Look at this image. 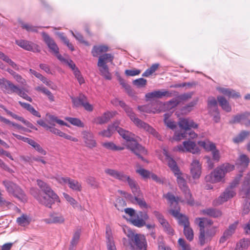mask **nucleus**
<instances>
[{
  "mask_svg": "<svg viewBox=\"0 0 250 250\" xmlns=\"http://www.w3.org/2000/svg\"><path fill=\"white\" fill-rule=\"evenodd\" d=\"M114 58V56L110 53H105L99 57L97 66L99 67L100 74L106 80H110L112 78L106 63L108 62L112 63Z\"/></svg>",
  "mask_w": 250,
  "mask_h": 250,
  "instance_id": "nucleus-4",
  "label": "nucleus"
},
{
  "mask_svg": "<svg viewBox=\"0 0 250 250\" xmlns=\"http://www.w3.org/2000/svg\"><path fill=\"white\" fill-rule=\"evenodd\" d=\"M125 232L126 233L129 240L140 250L142 249L146 250V242L145 237L143 235L139 234H134L131 230L129 229H124Z\"/></svg>",
  "mask_w": 250,
  "mask_h": 250,
  "instance_id": "nucleus-9",
  "label": "nucleus"
},
{
  "mask_svg": "<svg viewBox=\"0 0 250 250\" xmlns=\"http://www.w3.org/2000/svg\"><path fill=\"white\" fill-rule=\"evenodd\" d=\"M119 124L118 122H115L113 124L109 125L107 129L99 132V135L103 137L110 138L113 132L116 130L117 125H119Z\"/></svg>",
  "mask_w": 250,
  "mask_h": 250,
  "instance_id": "nucleus-28",
  "label": "nucleus"
},
{
  "mask_svg": "<svg viewBox=\"0 0 250 250\" xmlns=\"http://www.w3.org/2000/svg\"><path fill=\"white\" fill-rule=\"evenodd\" d=\"M84 142L86 146L89 148H93L96 146V142L94 139L93 133L89 131H84L83 132Z\"/></svg>",
  "mask_w": 250,
  "mask_h": 250,
  "instance_id": "nucleus-24",
  "label": "nucleus"
},
{
  "mask_svg": "<svg viewBox=\"0 0 250 250\" xmlns=\"http://www.w3.org/2000/svg\"><path fill=\"white\" fill-rule=\"evenodd\" d=\"M218 167L224 173V176H225L226 173L232 171L234 169L235 166L229 163H225L218 166Z\"/></svg>",
  "mask_w": 250,
  "mask_h": 250,
  "instance_id": "nucleus-47",
  "label": "nucleus"
},
{
  "mask_svg": "<svg viewBox=\"0 0 250 250\" xmlns=\"http://www.w3.org/2000/svg\"><path fill=\"white\" fill-rule=\"evenodd\" d=\"M42 35L45 44L49 49V51L52 54L58 53L59 50V47L55 42V41L51 38L47 33L44 32L42 33Z\"/></svg>",
  "mask_w": 250,
  "mask_h": 250,
  "instance_id": "nucleus-18",
  "label": "nucleus"
},
{
  "mask_svg": "<svg viewBox=\"0 0 250 250\" xmlns=\"http://www.w3.org/2000/svg\"><path fill=\"white\" fill-rule=\"evenodd\" d=\"M216 231V228H210V229H208L206 232L204 230V238H203L204 242V243L200 244L201 246H203L206 243L210 241L212 237L215 235Z\"/></svg>",
  "mask_w": 250,
  "mask_h": 250,
  "instance_id": "nucleus-36",
  "label": "nucleus"
},
{
  "mask_svg": "<svg viewBox=\"0 0 250 250\" xmlns=\"http://www.w3.org/2000/svg\"><path fill=\"white\" fill-rule=\"evenodd\" d=\"M108 47L106 45H94L91 51V54L94 57H97L103 53L106 52Z\"/></svg>",
  "mask_w": 250,
  "mask_h": 250,
  "instance_id": "nucleus-32",
  "label": "nucleus"
},
{
  "mask_svg": "<svg viewBox=\"0 0 250 250\" xmlns=\"http://www.w3.org/2000/svg\"><path fill=\"white\" fill-rule=\"evenodd\" d=\"M164 197L170 203L171 206H175L174 208H175L177 207H179L178 206L179 202H183V200H181L180 197H175L173 194H172L170 192H168L167 193L166 195H164Z\"/></svg>",
  "mask_w": 250,
  "mask_h": 250,
  "instance_id": "nucleus-35",
  "label": "nucleus"
},
{
  "mask_svg": "<svg viewBox=\"0 0 250 250\" xmlns=\"http://www.w3.org/2000/svg\"><path fill=\"white\" fill-rule=\"evenodd\" d=\"M102 146L104 148L111 150H121L124 149V147L117 146L112 142H105L102 144Z\"/></svg>",
  "mask_w": 250,
  "mask_h": 250,
  "instance_id": "nucleus-49",
  "label": "nucleus"
},
{
  "mask_svg": "<svg viewBox=\"0 0 250 250\" xmlns=\"http://www.w3.org/2000/svg\"><path fill=\"white\" fill-rule=\"evenodd\" d=\"M113 117V114L109 111H107L103 114L101 116L95 118L94 122L98 125H102L108 122L110 118Z\"/></svg>",
  "mask_w": 250,
  "mask_h": 250,
  "instance_id": "nucleus-29",
  "label": "nucleus"
},
{
  "mask_svg": "<svg viewBox=\"0 0 250 250\" xmlns=\"http://www.w3.org/2000/svg\"><path fill=\"white\" fill-rule=\"evenodd\" d=\"M241 194L243 195V198H250V171L245 177L241 190Z\"/></svg>",
  "mask_w": 250,
  "mask_h": 250,
  "instance_id": "nucleus-21",
  "label": "nucleus"
},
{
  "mask_svg": "<svg viewBox=\"0 0 250 250\" xmlns=\"http://www.w3.org/2000/svg\"><path fill=\"white\" fill-rule=\"evenodd\" d=\"M2 184L9 194H12L23 202L26 201V196L19 186L8 180L3 181Z\"/></svg>",
  "mask_w": 250,
  "mask_h": 250,
  "instance_id": "nucleus-7",
  "label": "nucleus"
},
{
  "mask_svg": "<svg viewBox=\"0 0 250 250\" xmlns=\"http://www.w3.org/2000/svg\"><path fill=\"white\" fill-rule=\"evenodd\" d=\"M16 43L21 48L33 52H40L41 51L39 46L32 42L24 40H16Z\"/></svg>",
  "mask_w": 250,
  "mask_h": 250,
  "instance_id": "nucleus-16",
  "label": "nucleus"
},
{
  "mask_svg": "<svg viewBox=\"0 0 250 250\" xmlns=\"http://www.w3.org/2000/svg\"><path fill=\"white\" fill-rule=\"evenodd\" d=\"M170 116V114L168 113L164 114V123L168 128L174 129L177 125L175 122L169 119Z\"/></svg>",
  "mask_w": 250,
  "mask_h": 250,
  "instance_id": "nucleus-46",
  "label": "nucleus"
},
{
  "mask_svg": "<svg viewBox=\"0 0 250 250\" xmlns=\"http://www.w3.org/2000/svg\"><path fill=\"white\" fill-rule=\"evenodd\" d=\"M208 108L209 111L216 110L218 109L217 102L214 97H209L208 100Z\"/></svg>",
  "mask_w": 250,
  "mask_h": 250,
  "instance_id": "nucleus-48",
  "label": "nucleus"
},
{
  "mask_svg": "<svg viewBox=\"0 0 250 250\" xmlns=\"http://www.w3.org/2000/svg\"><path fill=\"white\" fill-rule=\"evenodd\" d=\"M63 195L66 200L74 208L78 207V204L77 202L72 197L67 193H63Z\"/></svg>",
  "mask_w": 250,
  "mask_h": 250,
  "instance_id": "nucleus-57",
  "label": "nucleus"
},
{
  "mask_svg": "<svg viewBox=\"0 0 250 250\" xmlns=\"http://www.w3.org/2000/svg\"><path fill=\"white\" fill-rule=\"evenodd\" d=\"M55 179L58 183L63 185L66 184L68 185L71 178L68 177H62L58 175L55 177Z\"/></svg>",
  "mask_w": 250,
  "mask_h": 250,
  "instance_id": "nucleus-63",
  "label": "nucleus"
},
{
  "mask_svg": "<svg viewBox=\"0 0 250 250\" xmlns=\"http://www.w3.org/2000/svg\"><path fill=\"white\" fill-rule=\"evenodd\" d=\"M190 173L194 179H198L201 174V165L199 160H193L190 164Z\"/></svg>",
  "mask_w": 250,
  "mask_h": 250,
  "instance_id": "nucleus-20",
  "label": "nucleus"
},
{
  "mask_svg": "<svg viewBox=\"0 0 250 250\" xmlns=\"http://www.w3.org/2000/svg\"><path fill=\"white\" fill-rule=\"evenodd\" d=\"M105 173L111 177L122 182H127L134 195H136L141 191L136 181L126 175L123 171L115 169L107 168L105 170Z\"/></svg>",
  "mask_w": 250,
  "mask_h": 250,
  "instance_id": "nucleus-3",
  "label": "nucleus"
},
{
  "mask_svg": "<svg viewBox=\"0 0 250 250\" xmlns=\"http://www.w3.org/2000/svg\"><path fill=\"white\" fill-rule=\"evenodd\" d=\"M235 195L236 191L235 189H231L230 188L227 187L218 199L213 201V204L215 206L220 205L229 199L232 198Z\"/></svg>",
  "mask_w": 250,
  "mask_h": 250,
  "instance_id": "nucleus-15",
  "label": "nucleus"
},
{
  "mask_svg": "<svg viewBox=\"0 0 250 250\" xmlns=\"http://www.w3.org/2000/svg\"><path fill=\"white\" fill-rule=\"evenodd\" d=\"M242 177V173H240L238 174L234 179L230 183L228 187V188H230L231 189H235V188L238 185L240 179Z\"/></svg>",
  "mask_w": 250,
  "mask_h": 250,
  "instance_id": "nucleus-58",
  "label": "nucleus"
},
{
  "mask_svg": "<svg viewBox=\"0 0 250 250\" xmlns=\"http://www.w3.org/2000/svg\"><path fill=\"white\" fill-rule=\"evenodd\" d=\"M204 215H208L213 218H217L222 215V212L219 209L214 208H208L202 210Z\"/></svg>",
  "mask_w": 250,
  "mask_h": 250,
  "instance_id": "nucleus-34",
  "label": "nucleus"
},
{
  "mask_svg": "<svg viewBox=\"0 0 250 250\" xmlns=\"http://www.w3.org/2000/svg\"><path fill=\"white\" fill-rule=\"evenodd\" d=\"M159 66V63H154L153 64L151 67L147 69L142 74V76L143 77H149L151 75H152L154 72H155L157 69H158Z\"/></svg>",
  "mask_w": 250,
  "mask_h": 250,
  "instance_id": "nucleus-51",
  "label": "nucleus"
},
{
  "mask_svg": "<svg viewBox=\"0 0 250 250\" xmlns=\"http://www.w3.org/2000/svg\"><path fill=\"white\" fill-rule=\"evenodd\" d=\"M250 159L246 155L241 154L239 156L236 165L240 169L239 171L241 173H242L243 170L248 167Z\"/></svg>",
  "mask_w": 250,
  "mask_h": 250,
  "instance_id": "nucleus-25",
  "label": "nucleus"
},
{
  "mask_svg": "<svg viewBox=\"0 0 250 250\" xmlns=\"http://www.w3.org/2000/svg\"><path fill=\"white\" fill-rule=\"evenodd\" d=\"M195 223L200 227V233L199 235V242L200 244L204 243V230L207 228L205 222V218H196Z\"/></svg>",
  "mask_w": 250,
  "mask_h": 250,
  "instance_id": "nucleus-23",
  "label": "nucleus"
},
{
  "mask_svg": "<svg viewBox=\"0 0 250 250\" xmlns=\"http://www.w3.org/2000/svg\"><path fill=\"white\" fill-rule=\"evenodd\" d=\"M0 59L2 61L7 63L13 68L16 70H19V66L14 62L9 57L6 55L4 54L3 52L0 51Z\"/></svg>",
  "mask_w": 250,
  "mask_h": 250,
  "instance_id": "nucleus-38",
  "label": "nucleus"
},
{
  "mask_svg": "<svg viewBox=\"0 0 250 250\" xmlns=\"http://www.w3.org/2000/svg\"><path fill=\"white\" fill-rule=\"evenodd\" d=\"M182 173L180 171L177 174H175L174 175L176 177V181L179 187L185 195L187 203L189 205L193 206L194 204V199L187 186V182L185 179L182 176Z\"/></svg>",
  "mask_w": 250,
  "mask_h": 250,
  "instance_id": "nucleus-8",
  "label": "nucleus"
},
{
  "mask_svg": "<svg viewBox=\"0 0 250 250\" xmlns=\"http://www.w3.org/2000/svg\"><path fill=\"white\" fill-rule=\"evenodd\" d=\"M20 23L21 27L25 29L28 32H37L38 28H42V27L34 26L28 23H25L22 21H20Z\"/></svg>",
  "mask_w": 250,
  "mask_h": 250,
  "instance_id": "nucleus-50",
  "label": "nucleus"
},
{
  "mask_svg": "<svg viewBox=\"0 0 250 250\" xmlns=\"http://www.w3.org/2000/svg\"><path fill=\"white\" fill-rule=\"evenodd\" d=\"M151 104H146L144 105H139L138 106V109L141 111L150 113L151 112L154 113V111L151 108Z\"/></svg>",
  "mask_w": 250,
  "mask_h": 250,
  "instance_id": "nucleus-61",
  "label": "nucleus"
},
{
  "mask_svg": "<svg viewBox=\"0 0 250 250\" xmlns=\"http://www.w3.org/2000/svg\"><path fill=\"white\" fill-rule=\"evenodd\" d=\"M71 99L74 106L77 107L83 106L84 102L86 100V97L83 94H80L79 97H71Z\"/></svg>",
  "mask_w": 250,
  "mask_h": 250,
  "instance_id": "nucleus-39",
  "label": "nucleus"
},
{
  "mask_svg": "<svg viewBox=\"0 0 250 250\" xmlns=\"http://www.w3.org/2000/svg\"><path fill=\"white\" fill-rule=\"evenodd\" d=\"M14 119H16L17 120H19L22 123H23L26 126H27L28 127L34 129L36 130H37V128L35 127L30 122L25 120L23 117L19 116L17 115L15 117H14Z\"/></svg>",
  "mask_w": 250,
  "mask_h": 250,
  "instance_id": "nucleus-55",
  "label": "nucleus"
},
{
  "mask_svg": "<svg viewBox=\"0 0 250 250\" xmlns=\"http://www.w3.org/2000/svg\"><path fill=\"white\" fill-rule=\"evenodd\" d=\"M198 144L203 147L207 151H211L215 148V145L213 143L207 139L204 141H198Z\"/></svg>",
  "mask_w": 250,
  "mask_h": 250,
  "instance_id": "nucleus-37",
  "label": "nucleus"
},
{
  "mask_svg": "<svg viewBox=\"0 0 250 250\" xmlns=\"http://www.w3.org/2000/svg\"><path fill=\"white\" fill-rule=\"evenodd\" d=\"M165 154L166 157H167V164L168 167L170 168L174 175L177 174L178 172H180V170L178 167L176 162L172 158L169 157L166 153H165Z\"/></svg>",
  "mask_w": 250,
  "mask_h": 250,
  "instance_id": "nucleus-42",
  "label": "nucleus"
},
{
  "mask_svg": "<svg viewBox=\"0 0 250 250\" xmlns=\"http://www.w3.org/2000/svg\"><path fill=\"white\" fill-rule=\"evenodd\" d=\"M37 183L42 191L47 196H42L40 195L38 189L33 188H31V194L40 204L50 208L55 202H60L59 196L47 183L39 179L37 180Z\"/></svg>",
  "mask_w": 250,
  "mask_h": 250,
  "instance_id": "nucleus-1",
  "label": "nucleus"
},
{
  "mask_svg": "<svg viewBox=\"0 0 250 250\" xmlns=\"http://www.w3.org/2000/svg\"><path fill=\"white\" fill-rule=\"evenodd\" d=\"M196 104L195 101H192L187 105L183 106L181 109L182 111L185 113L189 112L192 110L193 107Z\"/></svg>",
  "mask_w": 250,
  "mask_h": 250,
  "instance_id": "nucleus-64",
  "label": "nucleus"
},
{
  "mask_svg": "<svg viewBox=\"0 0 250 250\" xmlns=\"http://www.w3.org/2000/svg\"><path fill=\"white\" fill-rule=\"evenodd\" d=\"M179 127L185 131L183 132H175L173 136L174 140L179 141L182 139L187 137V130H190L191 128H195L198 126L197 124L189 118H181L178 122Z\"/></svg>",
  "mask_w": 250,
  "mask_h": 250,
  "instance_id": "nucleus-6",
  "label": "nucleus"
},
{
  "mask_svg": "<svg viewBox=\"0 0 250 250\" xmlns=\"http://www.w3.org/2000/svg\"><path fill=\"white\" fill-rule=\"evenodd\" d=\"M35 90L37 91L42 92L46 95L50 102H54L55 101V98L53 94L44 86L42 85L37 86L35 88Z\"/></svg>",
  "mask_w": 250,
  "mask_h": 250,
  "instance_id": "nucleus-40",
  "label": "nucleus"
},
{
  "mask_svg": "<svg viewBox=\"0 0 250 250\" xmlns=\"http://www.w3.org/2000/svg\"><path fill=\"white\" fill-rule=\"evenodd\" d=\"M105 238L107 250H117L113 240L111 229L109 226H106V227Z\"/></svg>",
  "mask_w": 250,
  "mask_h": 250,
  "instance_id": "nucleus-22",
  "label": "nucleus"
},
{
  "mask_svg": "<svg viewBox=\"0 0 250 250\" xmlns=\"http://www.w3.org/2000/svg\"><path fill=\"white\" fill-rule=\"evenodd\" d=\"M17 222L18 224L21 226H25L30 223L28 217L25 214H23L18 217L17 219Z\"/></svg>",
  "mask_w": 250,
  "mask_h": 250,
  "instance_id": "nucleus-54",
  "label": "nucleus"
},
{
  "mask_svg": "<svg viewBox=\"0 0 250 250\" xmlns=\"http://www.w3.org/2000/svg\"><path fill=\"white\" fill-rule=\"evenodd\" d=\"M19 96L22 97L24 99L31 102L32 101V98L29 97L23 90L22 88H20L18 86V90H17L16 92Z\"/></svg>",
  "mask_w": 250,
  "mask_h": 250,
  "instance_id": "nucleus-60",
  "label": "nucleus"
},
{
  "mask_svg": "<svg viewBox=\"0 0 250 250\" xmlns=\"http://www.w3.org/2000/svg\"><path fill=\"white\" fill-rule=\"evenodd\" d=\"M224 178V173L217 167L209 174L206 176L205 180L207 183L214 184L221 182Z\"/></svg>",
  "mask_w": 250,
  "mask_h": 250,
  "instance_id": "nucleus-11",
  "label": "nucleus"
},
{
  "mask_svg": "<svg viewBox=\"0 0 250 250\" xmlns=\"http://www.w3.org/2000/svg\"><path fill=\"white\" fill-rule=\"evenodd\" d=\"M219 105L222 108L227 112H230L231 111V107L228 100L222 96H219L217 97Z\"/></svg>",
  "mask_w": 250,
  "mask_h": 250,
  "instance_id": "nucleus-33",
  "label": "nucleus"
},
{
  "mask_svg": "<svg viewBox=\"0 0 250 250\" xmlns=\"http://www.w3.org/2000/svg\"><path fill=\"white\" fill-rule=\"evenodd\" d=\"M250 115V113L246 112L244 113L238 114L233 117L229 121L230 124H236L240 123L242 121L246 120Z\"/></svg>",
  "mask_w": 250,
  "mask_h": 250,
  "instance_id": "nucleus-41",
  "label": "nucleus"
},
{
  "mask_svg": "<svg viewBox=\"0 0 250 250\" xmlns=\"http://www.w3.org/2000/svg\"><path fill=\"white\" fill-rule=\"evenodd\" d=\"M238 224V221H237L229 226V228L224 231L223 236L221 237L220 239V243H224L227 238H229L234 233Z\"/></svg>",
  "mask_w": 250,
  "mask_h": 250,
  "instance_id": "nucleus-27",
  "label": "nucleus"
},
{
  "mask_svg": "<svg viewBox=\"0 0 250 250\" xmlns=\"http://www.w3.org/2000/svg\"><path fill=\"white\" fill-rule=\"evenodd\" d=\"M173 150L179 152H189L192 154H197L200 151L196 143L189 140L183 142V145H179L175 146L173 148Z\"/></svg>",
  "mask_w": 250,
  "mask_h": 250,
  "instance_id": "nucleus-10",
  "label": "nucleus"
},
{
  "mask_svg": "<svg viewBox=\"0 0 250 250\" xmlns=\"http://www.w3.org/2000/svg\"><path fill=\"white\" fill-rule=\"evenodd\" d=\"M148 219V216L146 212L139 211L136 212L132 218H130L129 221L134 226L142 227L145 225L146 221Z\"/></svg>",
  "mask_w": 250,
  "mask_h": 250,
  "instance_id": "nucleus-13",
  "label": "nucleus"
},
{
  "mask_svg": "<svg viewBox=\"0 0 250 250\" xmlns=\"http://www.w3.org/2000/svg\"><path fill=\"white\" fill-rule=\"evenodd\" d=\"M59 37L63 42L69 48V49L71 50V51H73L75 50L72 44L69 42V41L65 36H64L63 33H59Z\"/></svg>",
  "mask_w": 250,
  "mask_h": 250,
  "instance_id": "nucleus-56",
  "label": "nucleus"
},
{
  "mask_svg": "<svg viewBox=\"0 0 250 250\" xmlns=\"http://www.w3.org/2000/svg\"><path fill=\"white\" fill-rule=\"evenodd\" d=\"M184 233L186 238L189 241H191L193 239V231L189 226L184 228Z\"/></svg>",
  "mask_w": 250,
  "mask_h": 250,
  "instance_id": "nucleus-52",
  "label": "nucleus"
},
{
  "mask_svg": "<svg viewBox=\"0 0 250 250\" xmlns=\"http://www.w3.org/2000/svg\"><path fill=\"white\" fill-rule=\"evenodd\" d=\"M116 131L124 139L128 142L126 146L127 148L129 149L142 160L145 161L141 155L146 154L147 151L144 147L135 140V134L119 127L118 125H117Z\"/></svg>",
  "mask_w": 250,
  "mask_h": 250,
  "instance_id": "nucleus-2",
  "label": "nucleus"
},
{
  "mask_svg": "<svg viewBox=\"0 0 250 250\" xmlns=\"http://www.w3.org/2000/svg\"><path fill=\"white\" fill-rule=\"evenodd\" d=\"M65 219L63 216L59 212H53L49 214L48 218L45 219L44 221L47 224H62Z\"/></svg>",
  "mask_w": 250,
  "mask_h": 250,
  "instance_id": "nucleus-19",
  "label": "nucleus"
},
{
  "mask_svg": "<svg viewBox=\"0 0 250 250\" xmlns=\"http://www.w3.org/2000/svg\"><path fill=\"white\" fill-rule=\"evenodd\" d=\"M125 111L130 118V120L134 123V124L139 128L144 129L149 133L152 134L154 136H157L158 133L156 131L148 124L142 121L137 117H136L135 114L133 112L131 108L128 105L124 109Z\"/></svg>",
  "mask_w": 250,
  "mask_h": 250,
  "instance_id": "nucleus-5",
  "label": "nucleus"
},
{
  "mask_svg": "<svg viewBox=\"0 0 250 250\" xmlns=\"http://www.w3.org/2000/svg\"><path fill=\"white\" fill-rule=\"evenodd\" d=\"M81 232L82 230L80 228H78L74 231L72 238L71 240L69 250H73L74 248L78 244L80 238Z\"/></svg>",
  "mask_w": 250,
  "mask_h": 250,
  "instance_id": "nucleus-31",
  "label": "nucleus"
},
{
  "mask_svg": "<svg viewBox=\"0 0 250 250\" xmlns=\"http://www.w3.org/2000/svg\"><path fill=\"white\" fill-rule=\"evenodd\" d=\"M29 71L31 74L34 75L36 77L40 79L43 83L45 84L46 85L50 86L51 85V82L48 80L44 76H43L40 73L32 69H30Z\"/></svg>",
  "mask_w": 250,
  "mask_h": 250,
  "instance_id": "nucleus-44",
  "label": "nucleus"
},
{
  "mask_svg": "<svg viewBox=\"0 0 250 250\" xmlns=\"http://www.w3.org/2000/svg\"><path fill=\"white\" fill-rule=\"evenodd\" d=\"M250 134V132L246 130H243L235 137L233 138V141L235 143H239L244 141Z\"/></svg>",
  "mask_w": 250,
  "mask_h": 250,
  "instance_id": "nucleus-43",
  "label": "nucleus"
},
{
  "mask_svg": "<svg viewBox=\"0 0 250 250\" xmlns=\"http://www.w3.org/2000/svg\"><path fill=\"white\" fill-rule=\"evenodd\" d=\"M146 80L142 78L137 79L133 81V84L138 87H142L145 86L146 84Z\"/></svg>",
  "mask_w": 250,
  "mask_h": 250,
  "instance_id": "nucleus-62",
  "label": "nucleus"
},
{
  "mask_svg": "<svg viewBox=\"0 0 250 250\" xmlns=\"http://www.w3.org/2000/svg\"><path fill=\"white\" fill-rule=\"evenodd\" d=\"M68 187L74 191H80L82 190V185L77 180L71 179L68 184Z\"/></svg>",
  "mask_w": 250,
  "mask_h": 250,
  "instance_id": "nucleus-45",
  "label": "nucleus"
},
{
  "mask_svg": "<svg viewBox=\"0 0 250 250\" xmlns=\"http://www.w3.org/2000/svg\"><path fill=\"white\" fill-rule=\"evenodd\" d=\"M180 207H177L175 208H172L170 210V213L179 221L180 225L183 226L184 228L186 226H189V222L188 217L180 213Z\"/></svg>",
  "mask_w": 250,
  "mask_h": 250,
  "instance_id": "nucleus-17",
  "label": "nucleus"
},
{
  "mask_svg": "<svg viewBox=\"0 0 250 250\" xmlns=\"http://www.w3.org/2000/svg\"><path fill=\"white\" fill-rule=\"evenodd\" d=\"M209 113L213 118V120L216 123H219L220 121V115L218 109L216 110L209 111Z\"/></svg>",
  "mask_w": 250,
  "mask_h": 250,
  "instance_id": "nucleus-59",
  "label": "nucleus"
},
{
  "mask_svg": "<svg viewBox=\"0 0 250 250\" xmlns=\"http://www.w3.org/2000/svg\"><path fill=\"white\" fill-rule=\"evenodd\" d=\"M217 90L221 93L228 97L229 98L236 99L240 97L239 92H236L234 90L225 87H217Z\"/></svg>",
  "mask_w": 250,
  "mask_h": 250,
  "instance_id": "nucleus-26",
  "label": "nucleus"
},
{
  "mask_svg": "<svg viewBox=\"0 0 250 250\" xmlns=\"http://www.w3.org/2000/svg\"><path fill=\"white\" fill-rule=\"evenodd\" d=\"M65 120L74 125L81 127H83L84 126L83 123L78 118L66 117Z\"/></svg>",
  "mask_w": 250,
  "mask_h": 250,
  "instance_id": "nucleus-53",
  "label": "nucleus"
},
{
  "mask_svg": "<svg viewBox=\"0 0 250 250\" xmlns=\"http://www.w3.org/2000/svg\"><path fill=\"white\" fill-rule=\"evenodd\" d=\"M0 86L2 91L5 94H11L18 90V85L5 78L0 79Z\"/></svg>",
  "mask_w": 250,
  "mask_h": 250,
  "instance_id": "nucleus-14",
  "label": "nucleus"
},
{
  "mask_svg": "<svg viewBox=\"0 0 250 250\" xmlns=\"http://www.w3.org/2000/svg\"><path fill=\"white\" fill-rule=\"evenodd\" d=\"M176 91H169L166 90H155L146 94V100H150L153 98L161 99L163 97H171L177 95Z\"/></svg>",
  "mask_w": 250,
  "mask_h": 250,
  "instance_id": "nucleus-12",
  "label": "nucleus"
},
{
  "mask_svg": "<svg viewBox=\"0 0 250 250\" xmlns=\"http://www.w3.org/2000/svg\"><path fill=\"white\" fill-rule=\"evenodd\" d=\"M132 202L138 205L141 208H148V206L143 197V194L141 191L140 193H138V194L134 195V197L132 200Z\"/></svg>",
  "mask_w": 250,
  "mask_h": 250,
  "instance_id": "nucleus-30",
  "label": "nucleus"
}]
</instances>
